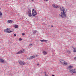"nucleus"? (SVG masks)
Returning <instances> with one entry per match:
<instances>
[{"mask_svg": "<svg viewBox=\"0 0 76 76\" xmlns=\"http://www.w3.org/2000/svg\"><path fill=\"white\" fill-rule=\"evenodd\" d=\"M43 54L44 55H46V54H47V52H46V51L43 50Z\"/></svg>", "mask_w": 76, "mask_h": 76, "instance_id": "obj_7", "label": "nucleus"}, {"mask_svg": "<svg viewBox=\"0 0 76 76\" xmlns=\"http://www.w3.org/2000/svg\"><path fill=\"white\" fill-rule=\"evenodd\" d=\"M23 51H24V50H21L20 51V54H21L22 53H23Z\"/></svg>", "mask_w": 76, "mask_h": 76, "instance_id": "obj_13", "label": "nucleus"}, {"mask_svg": "<svg viewBox=\"0 0 76 76\" xmlns=\"http://www.w3.org/2000/svg\"><path fill=\"white\" fill-rule=\"evenodd\" d=\"M44 73H44L45 75L46 73V72H44Z\"/></svg>", "mask_w": 76, "mask_h": 76, "instance_id": "obj_33", "label": "nucleus"}, {"mask_svg": "<svg viewBox=\"0 0 76 76\" xmlns=\"http://www.w3.org/2000/svg\"><path fill=\"white\" fill-rule=\"evenodd\" d=\"M60 61L61 64H63L64 63H65V61L64 60H60Z\"/></svg>", "mask_w": 76, "mask_h": 76, "instance_id": "obj_6", "label": "nucleus"}, {"mask_svg": "<svg viewBox=\"0 0 76 76\" xmlns=\"http://www.w3.org/2000/svg\"><path fill=\"white\" fill-rule=\"evenodd\" d=\"M40 41H41V42H44V40H41Z\"/></svg>", "mask_w": 76, "mask_h": 76, "instance_id": "obj_28", "label": "nucleus"}, {"mask_svg": "<svg viewBox=\"0 0 76 76\" xmlns=\"http://www.w3.org/2000/svg\"><path fill=\"white\" fill-rule=\"evenodd\" d=\"M73 52H74V53H76V48H75L74 49Z\"/></svg>", "mask_w": 76, "mask_h": 76, "instance_id": "obj_17", "label": "nucleus"}, {"mask_svg": "<svg viewBox=\"0 0 76 76\" xmlns=\"http://www.w3.org/2000/svg\"><path fill=\"white\" fill-rule=\"evenodd\" d=\"M51 27H53V25H52Z\"/></svg>", "mask_w": 76, "mask_h": 76, "instance_id": "obj_40", "label": "nucleus"}, {"mask_svg": "<svg viewBox=\"0 0 76 76\" xmlns=\"http://www.w3.org/2000/svg\"><path fill=\"white\" fill-rule=\"evenodd\" d=\"M48 27H50V25H48Z\"/></svg>", "mask_w": 76, "mask_h": 76, "instance_id": "obj_34", "label": "nucleus"}, {"mask_svg": "<svg viewBox=\"0 0 76 76\" xmlns=\"http://www.w3.org/2000/svg\"><path fill=\"white\" fill-rule=\"evenodd\" d=\"M14 27L15 28H18V25H15Z\"/></svg>", "mask_w": 76, "mask_h": 76, "instance_id": "obj_18", "label": "nucleus"}, {"mask_svg": "<svg viewBox=\"0 0 76 76\" xmlns=\"http://www.w3.org/2000/svg\"><path fill=\"white\" fill-rule=\"evenodd\" d=\"M0 62L1 63H4V61L3 59L0 58Z\"/></svg>", "mask_w": 76, "mask_h": 76, "instance_id": "obj_8", "label": "nucleus"}, {"mask_svg": "<svg viewBox=\"0 0 76 76\" xmlns=\"http://www.w3.org/2000/svg\"><path fill=\"white\" fill-rule=\"evenodd\" d=\"M53 7H54V8H57L58 7V6H55V5H53Z\"/></svg>", "mask_w": 76, "mask_h": 76, "instance_id": "obj_14", "label": "nucleus"}, {"mask_svg": "<svg viewBox=\"0 0 76 76\" xmlns=\"http://www.w3.org/2000/svg\"><path fill=\"white\" fill-rule=\"evenodd\" d=\"M66 12H67V10L65 9L63 12H61L60 13L59 17H61L62 18H66L67 17V16H66Z\"/></svg>", "mask_w": 76, "mask_h": 76, "instance_id": "obj_1", "label": "nucleus"}, {"mask_svg": "<svg viewBox=\"0 0 76 76\" xmlns=\"http://www.w3.org/2000/svg\"><path fill=\"white\" fill-rule=\"evenodd\" d=\"M17 54H20V51H19V52H18L17 53Z\"/></svg>", "mask_w": 76, "mask_h": 76, "instance_id": "obj_23", "label": "nucleus"}, {"mask_svg": "<svg viewBox=\"0 0 76 76\" xmlns=\"http://www.w3.org/2000/svg\"><path fill=\"white\" fill-rule=\"evenodd\" d=\"M14 36H16V34H14Z\"/></svg>", "mask_w": 76, "mask_h": 76, "instance_id": "obj_30", "label": "nucleus"}, {"mask_svg": "<svg viewBox=\"0 0 76 76\" xmlns=\"http://www.w3.org/2000/svg\"><path fill=\"white\" fill-rule=\"evenodd\" d=\"M33 31V34H36V32H37V31L36 30H34Z\"/></svg>", "mask_w": 76, "mask_h": 76, "instance_id": "obj_15", "label": "nucleus"}, {"mask_svg": "<svg viewBox=\"0 0 76 76\" xmlns=\"http://www.w3.org/2000/svg\"><path fill=\"white\" fill-rule=\"evenodd\" d=\"M33 57V58H35V57H37V55H33V56H32Z\"/></svg>", "mask_w": 76, "mask_h": 76, "instance_id": "obj_20", "label": "nucleus"}, {"mask_svg": "<svg viewBox=\"0 0 76 76\" xmlns=\"http://www.w3.org/2000/svg\"><path fill=\"white\" fill-rule=\"evenodd\" d=\"M60 9L61 10V11H62V12H63L64 10H65V9H64V7H60Z\"/></svg>", "mask_w": 76, "mask_h": 76, "instance_id": "obj_10", "label": "nucleus"}, {"mask_svg": "<svg viewBox=\"0 0 76 76\" xmlns=\"http://www.w3.org/2000/svg\"><path fill=\"white\" fill-rule=\"evenodd\" d=\"M37 66H39V64H36Z\"/></svg>", "mask_w": 76, "mask_h": 76, "instance_id": "obj_32", "label": "nucleus"}, {"mask_svg": "<svg viewBox=\"0 0 76 76\" xmlns=\"http://www.w3.org/2000/svg\"><path fill=\"white\" fill-rule=\"evenodd\" d=\"M27 10L28 13V16L29 17H31L32 15V13H31V8H28Z\"/></svg>", "mask_w": 76, "mask_h": 76, "instance_id": "obj_2", "label": "nucleus"}, {"mask_svg": "<svg viewBox=\"0 0 76 76\" xmlns=\"http://www.w3.org/2000/svg\"><path fill=\"white\" fill-rule=\"evenodd\" d=\"M19 41H22V39L21 38H20L19 39Z\"/></svg>", "mask_w": 76, "mask_h": 76, "instance_id": "obj_24", "label": "nucleus"}, {"mask_svg": "<svg viewBox=\"0 0 76 76\" xmlns=\"http://www.w3.org/2000/svg\"><path fill=\"white\" fill-rule=\"evenodd\" d=\"M63 64L65 66H66V65H67V63L66 62H64L63 63Z\"/></svg>", "mask_w": 76, "mask_h": 76, "instance_id": "obj_19", "label": "nucleus"}, {"mask_svg": "<svg viewBox=\"0 0 76 76\" xmlns=\"http://www.w3.org/2000/svg\"><path fill=\"white\" fill-rule=\"evenodd\" d=\"M72 48L73 49H74L75 48H73V46H72Z\"/></svg>", "mask_w": 76, "mask_h": 76, "instance_id": "obj_36", "label": "nucleus"}, {"mask_svg": "<svg viewBox=\"0 0 76 76\" xmlns=\"http://www.w3.org/2000/svg\"><path fill=\"white\" fill-rule=\"evenodd\" d=\"M76 72V69H72L69 70V72L71 73H75Z\"/></svg>", "mask_w": 76, "mask_h": 76, "instance_id": "obj_4", "label": "nucleus"}, {"mask_svg": "<svg viewBox=\"0 0 76 76\" xmlns=\"http://www.w3.org/2000/svg\"><path fill=\"white\" fill-rule=\"evenodd\" d=\"M32 15L33 17H35L37 15V12L36 10L34 9H33L32 10Z\"/></svg>", "mask_w": 76, "mask_h": 76, "instance_id": "obj_3", "label": "nucleus"}, {"mask_svg": "<svg viewBox=\"0 0 76 76\" xmlns=\"http://www.w3.org/2000/svg\"><path fill=\"white\" fill-rule=\"evenodd\" d=\"M7 33H10L11 32H13V31H7Z\"/></svg>", "mask_w": 76, "mask_h": 76, "instance_id": "obj_22", "label": "nucleus"}, {"mask_svg": "<svg viewBox=\"0 0 76 76\" xmlns=\"http://www.w3.org/2000/svg\"><path fill=\"white\" fill-rule=\"evenodd\" d=\"M9 29L8 28L4 29V32H7L8 31Z\"/></svg>", "mask_w": 76, "mask_h": 76, "instance_id": "obj_9", "label": "nucleus"}, {"mask_svg": "<svg viewBox=\"0 0 76 76\" xmlns=\"http://www.w3.org/2000/svg\"><path fill=\"white\" fill-rule=\"evenodd\" d=\"M7 22L8 23H12L13 22V21L11 20H8Z\"/></svg>", "mask_w": 76, "mask_h": 76, "instance_id": "obj_12", "label": "nucleus"}, {"mask_svg": "<svg viewBox=\"0 0 76 76\" xmlns=\"http://www.w3.org/2000/svg\"><path fill=\"white\" fill-rule=\"evenodd\" d=\"M2 15V13H1V12L0 11V16Z\"/></svg>", "mask_w": 76, "mask_h": 76, "instance_id": "obj_26", "label": "nucleus"}, {"mask_svg": "<svg viewBox=\"0 0 76 76\" xmlns=\"http://www.w3.org/2000/svg\"><path fill=\"white\" fill-rule=\"evenodd\" d=\"M52 76H55V75H52Z\"/></svg>", "mask_w": 76, "mask_h": 76, "instance_id": "obj_39", "label": "nucleus"}, {"mask_svg": "<svg viewBox=\"0 0 76 76\" xmlns=\"http://www.w3.org/2000/svg\"><path fill=\"white\" fill-rule=\"evenodd\" d=\"M45 76H48V75H45Z\"/></svg>", "mask_w": 76, "mask_h": 76, "instance_id": "obj_42", "label": "nucleus"}, {"mask_svg": "<svg viewBox=\"0 0 76 76\" xmlns=\"http://www.w3.org/2000/svg\"><path fill=\"white\" fill-rule=\"evenodd\" d=\"M75 73H76V69H75Z\"/></svg>", "mask_w": 76, "mask_h": 76, "instance_id": "obj_37", "label": "nucleus"}, {"mask_svg": "<svg viewBox=\"0 0 76 76\" xmlns=\"http://www.w3.org/2000/svg\"><path fill=\"white\" fill-rule=\"evenodd\" d=\"M45 76H46V75L47 76V74H45Z\"/></svg>", "mask_w": 76, "mask_h": 76, "instance_id": "obj_38", "label": "nucleus"}, {"mask_svg": "<svg viewBox=\"0 0 76 76\" xmlns=\"http://www.w3.org/2000/svg\"><path fill=\"white\" fill-rule=\"evenodd\" d=\"M19 63L20 65L23 66V65H25V62L24 61H20L19 62Z\"/></svg>", "mask_w": 76, "mask_h": 76, "instance_id": "obj_5", "label": "nucleus"}, {"mask_svg": "<svg viewBox=\"0 0 76 76\" xmlns=\"http://www.w3.org/2000/svg\"><path fill=\"white\" fill-rule=\"evenodd\" d=\"M31 0L32 1H34V0Z\"/></svg>", "mask_w": 76, "mask_h": 76, "instance_id": "obj_41", "label": "nucleus"}, {"mask_svg": "<svg viewBox=\"0 0 76 76\" xmlns=\"http://www.w3.org/2000/svg\"><path fill=\"white\" fill-rule=\"evenodd\" d=\"M32 44H30V45H29V46L30 47H31V46H32Z\"/></svg>", "mask_w": 76, "mask_h": 76, "instance_id": "obj_31", "label": "nucleus"}, {"mask_svg": "<svg viewBox=\"0 0 76 76\" xmlns=\"http://www.w3.org/2000/svg\"><path fill=\"white\" fill-rule=\"evenodd\" d=\"M12 31H13V29Z\"/></svg>", "mask_w": 76, "mask_h": 76, "instance_id": "obj_43", "label": "nucleus"}, {"mask_svg": "<svg viewBox=\"0 0 76 76\" xmlns=\"http://www.w3.org/2000/svg\"><path fill=\"white\" fill-rule=\"evenodd\" d=\"M68 67L69 68V69H72L73 68V66L72 65H70L68 66Z\"/></svg>", "mask_w": 76, "mask_h": 76, "instance_id": "obj_16", "label": "nucleus"}, {"mask_svg": "<svg viewBox=\"0 0 76 76\" xmlns=\"http://www.w3.org/2000/svg\"><path fill=\"white\" fill-rule=\"evenodd\" d=\"M44 42H47V41H48V40H44Z\"/></svg>", "mask_w": 76, "mask_h": 76, "instance_id": "obj_25", "label": "nucleus"}, {"mask_svg": "<svg viewBox=\"0 0 76 76\" xmlns=\"http://www.w3.org/2000/svg\"><path fill=\"white\" fill-rule=\"evenodd\" d=\"M33 58V56H31L28 58H27V59L28 60H31V59H32Z\"/></svg>", "mask_w": 76, "mask_h": 76, "instance_id": "obj_11", "label": "nucleus"}, {"mask_svg": "<svg viewBox=\"0 0 76 76\" xmlns=\"http://www.w3.org/2000/svg\"><path fill=\"white\" fill-rule=\"evenodd\" d=\"M22 35H23V36H24V35H25V33H22Z\"/></svg>", "mask_w": 76, "mask_h": 76, "instance_id": "obj_27", "label": "nucleus"}, {"mask_svg": "<svg viewBox=\"0 0 76 76\" xmlns=\"http://www.w3.org/2000/svg\"><path fill=\"white\" fill-rule=\"evenodd\" d=\"M45 1H48V0H44Z\"/></svg>", "mask_w": 76, "mask_h": 76, "instance_id": "obj_35", "label": "nucleus"}, {"mask_svg": "<svg viewBox=\"0 0 76 76\" xmlns=\"http://www.w3.org/2000/svg\"><path fill=\"white\" fill-rule=\"evenodd\" d=\"M74 60H76V57H74Z\"/></svg>", "mask_w": 76, "mask_h": 76, "instance_id": "obj_29", "label": "nucleus"}, {"mask_svg": "<svg viewBox=\"0 0 76 76\" xmlns=\"http://www.w3.org/2000/svg\"><path fill=\"white\" fill-rule=\"evenodd\" d=\"M67 53H68V54H70V53H71V52L69 50H68L67 51Z\"/></svg>", "mask_w": 76, "mask_h": 76, "instance_id": "obj_21", "label": "nucleus"}]
</instances>
